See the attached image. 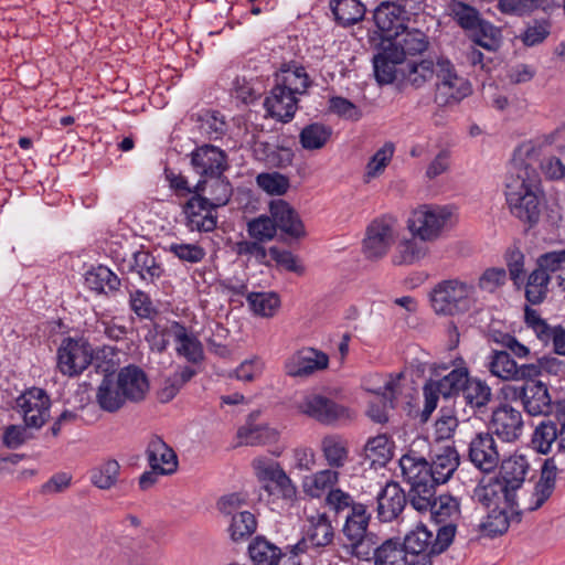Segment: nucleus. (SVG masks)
Listing matches in <instances>:
<instances>
[{
    "label": "nucleus",
    "mask_w": 565,
    "mask_h": 565,
    "mask_svg": "<svg viewBox=\"0 0 565 565\" xmlns=\"http://www.w3.org/2000/svg\"><path fill=\"white\" fill-rule=\"evenodd\" d=\"M120 465L116 459H108L90 470V482L102 490H108L118 481Z\"/></svg>",
    "instance_id": "49530a36"
},
{
    "label": "nucleus",
    "mask_w": 565,
    "mask_h": 565,
    "mask_svg": "<svg viewBox=\"0 0 565 565\" xmlns=\"http://www.w3.org/2000/svg\"><path fill=\"white\" fill-rule=\"evenodd\" d=\"M507 267L509 270L510 279L515 286L524 282L525 270L524 260L525 256L519 247H510L504 254Z\"/></svg>",
    "instance_id": "680f3d73"
},
{
    "label": "nucleus",
    "mask_w": 565,
    "mask_h": 565,
    "mask_svg": "<svg viewBox=\"0 0 565 565\" xmlns=\"http://www.w3.org/2000/svg\"><path fill=\"white\" fill-rule=\"evenodd\" d=\"M207 200L210 206L204 211L200 218V233H210L217 227V210L225 206L234 194V188L223 174L211 177Z\"/></svg>",
    "instance_id": "ddd939ff"
},
{
    "label": "nucleus",
    "mask_w": 565,
    "mask_h": 565,
    "mask_svg": "<svg viewBox=\"0 0 565 565\" xmlns=\"http://www.w3.org/2000/svg\"><path fill=\"white\" fill-rule=\"evenodd\" d=\"M151 258H156L150 250L145 249L141 245L140 248L132 253L131 259L126 263L125 259L118 265V270L121 274L137 273L142 280H148L145 274H142V267L150 262Z\"/></svg>",
    "instance_id": "338daca9"
},
{
    "label": "nucleus",
    "mask_w": 565,
    "mask_h": 565,
    "mask_svg": "<svg viewBox=\"0 0 565 565\" xmlns=\"http://www.w3.org/2000/svg\"><path fill=\"white\" fill-rule=\"evenodd\" d=\"M166 250L172 253L181 262L191 264L200 263L206 255L205 249L196 243H172Z\"/></svg>",
    "instance_id": "69168bd1"
},
{
    "label": "nucleus",
    "mask_w": 565,
    "mask_h": 565,
    "mask_svg": "<svg viewBox=\"0 0 565 565\" xmlns=\"http://www.w3.org/2000/svg\"><path fill=\"white\" fill-rule=\"evenodd\" d=\"M29 426L25 423L23 425L10 424L8 425L2 434V445L8 449H18L24 445L29 439H32L33 434L28 431Z\"/></svg>",
    "instance_id": "0e129e2a"
},
{
    "label": "nucleus",
    "mask_w": 565,
    "mask_h": 565,
    "mask_svg": "<svg viewBox=\"0 0 565 565\" xmlns=\"http://www.w3.org/2000/svg\"><path fill=\"white\" fill-rule=\"evenodd\" d=\"M451 212L446 206L420 205L407 220V228L420 241L433 242L440 237Z\"/></svg>",
    "instance_id": "6e6552de"
},
{
    "label": "nucleus",
    "mask_w": 565,
    "mask_h": 565,
    "mask_svg": "<svg viewBox=\"0 0 565 565\" xmlns=\"http://www.w3.org/2000/svg\"><path fill=\"white\" fill-rule=\"evenodd\" d=\"M409 504L419 513L428 512L436 524L454 522L460 516L459 500L447 492H438V487L417 482L408 490Z\"/></svg>",
    "instance_id": "39448f33"
},
{
    "label": "nucleus",
    "mask_w": 565,
    "mask_h": 565,
    "mask_svg": "<svg viewBox=\"0 0 565 565\" xmlns=\"http://www.w3.org/2000/svg\"><path fill=\"white\" fill-rule=\"evenodd\" d=\"M397 386L396 381H388L384 386V392L382 393L383 405L380 404H371L367 409V416L375 423L384 424L388 420L387 413L385 411V406L388 403L391 407H394V401L396 398L395 387Z\"/></svg>",
    "instance_id": "bf43d9fd"
},
{
    "label": "nucleus",
    "mask_w": 565,
    "mask_h": 565,
    "mask_svg": "<svg viewBox=\"0 0 565 565\" xmlns=\"http://www.w3.org/2000/svg\"><path fill=\"white\" fill-rule=\"evenodd\" d=\"M370 520L371 514L367 512L365 504L353 505L352 510L345 515V522L341 531L345 543L369 534Z\"/></svg>",
    "instance_id": "72a5a7b5"
},
{
    "label": "nucleus",
    "mask_w": 565,
    "mask_h": 565,
    "mask_svg": "<svg viewBox=\"0 0 565 565\" xmlns=\"http://www.w3.org/2000/svg\"><path fill=\"white\" fill-rule=\"evenodd\" d=\"M310 526L307 531V539L315 547H324L329 545L334 536L331 521L326 513L311 516Z\"/></svg>",
    "instance_id": "79ce46f5"
},
{
    "label": "nucleus",
    "mask_w": 565,
    "mask_h": 565,
    "mask_svg": "<svg viewBox=\"0 0 565 565\" xmlns=\"http://www.w3.org/2000/svg\"><path fill=\"white\" fill-rule=\"evenodd\" d=\"M376 501L380 521L391 522L399 515L409 499L398 482L388 481L377 493Z\"/></svg>",
    "instance_id": "6ab92c4d"
},
{
    "label": "nucleus",
    "mask_w": 565,
    "mask_h": 565,
    "mask_svg": "<svg viewBox=\"0 0 565 565\" xmlns=\"http://www.w3.org/2000/svg\"><path fill=\"white\" fill-rule=\"evenodd\" d=\"M379 536L371 532L364 536L353 540L349 543H343V548L348 554L356 557L360 561L373 562L375 559L374 553L379 546Z\"/></svg>",
    "instance_id": "a18cd8bd"
},
{
    "label": "nucleus",
    "mask_w": 565,
    "mask_h": 565,
    "mask_svg": "<svg viewBox=\"0 0 565 565\" xmlns=\"http://www.w3.org/2000/svg\"><path fill=\"white\" fill-rule=\"evenodd\" d=\"M281 551L265 536L257 535L249 542V559L254 565H276Z\"/></svg>",
    "instance_id": "58836bf2"
},
{
    "label": "nucleus",
    "mask_w": 565,
    "mask_h": 565,
    "mask_svg": "<svg viewBox=\"0 0 565 565\" xmlns=\"http://www.w3.org/2000/svg\"><path fill=\"white\" fill-rule=\"evenodd\" d=\"M530 465L525 456L514 455L501 462L499 473L495 477L497 484L503 494L507 508L513 510L519 507L516 500V491L522 488L525 482L526 473Z\"/></svg>",
    "instance_id": "9d476101"
},
{
    "label": "nucleus",
    "mask_w": 565,
    "mask_h": 565,
    "mask_svg": "<svg viewBox=\"0 0 565 565\" xmlns=\"http://www.w3.org/2000/svg\"><path fill=\"white\" fill-rule=\"evenodd\" d=\"M512 511L510 518L507 509L492 508L488 512L486 521L479 525L480 532L490 539L503 535L508 531L511 521L521 522L522 511L515 510V508Z\"/></svg>",
    "instance_id": "7c9ffc66"
},
{
    "label": "nucleus",
    "mask_w": 565,
    "mask_h": 565,
    "mask_svg": "<svg viewBox=\"0 0 565 565\" xmlns=\"http://www.w3.org/2000/svg\"><path fill=\"white\" fill-rule=\"evenodd\" d=\"M469 374L468 367H456L440 380L435 381L429 379L424 386H429L430 391L438 397L439 395L444 398L456 397L462 393L465 384L468 382Z\"/></svg>",
    "instance_id": "bb28decb"
},
{
    "label": "nucleus",
    "mask_w": 565,
    "mask_h": 565,
    "mask_svg": "<svg viewBox=\"0 0 565 565\" xmlns=\"http://www.w3.org/2000/svg\"><path fill=\"white\" fill-rule=\"evenodd\" d=\"M459 465L460 456L452 446L443 447L440 452L431 458V462L411 452L399 459L402 473L409 486H417L419 482L439 487L452 477Z\"/></svg>",
    "instance_id": "20e7f679"
},
{
    "label": "nucleus",
    "mask_w": 565,
    "mask_h": 565,
    "mask_svg": "<svg viewBox=\"0 0 565 565\" xmlns=\"http://www.w3.org/2000/svg\"><path fill=\"white\" fill-rule=\"evenodd\" d=\"M500 394L504 401H521L524 411L532 415L547 416L553 411L552 398L546 384L541 381L522 384H504Z\"/></svg>",
    "instance_id": "0eeeda50"
},
{
    "label": "nucleus",
    "mask_w": 565,
    "mask_h": 565,
    "mask_svg": "<svg viewBox=\"0 0 565 565\" xmlns=\"http://www.w3.org/2000/svg\"><path fill=\"white\" fill-rule=\"evenodd\" d=\"M300 409L308 416L327 425L350 419V411L348 407L319 394L307 396Z\"/></svg>",
    "instance_id": "2eb2a0df"
},
{
    "label": "nucleus",
    "mask_w": 565,
    "mask_h": 565,
    "mask_svg": "<svg viewBox=\"0 0 565 565\" xmlns=\"http://www.w3.org/2000/svg\"><path fill=\"white\" fill-rule=\"evenodd\" d=\"M401 73L415 88L422 87L436 73L439 81L436 84L434 100L440 107L456 105L471 93L470 84L457 75L454 65L447 58H438L436 65L430 60L409 62Z\"/></svg>",
    "instance_id": "7ed1b4c3"
},
{
    "label": "nucleus",
    "mask_w": 565,
    "mask_h": 565,
    "mask_svg": "<svg viewBox=\"0 0 565 565\" xmlns=\"http://www.w3.org/2000/svg\"><path fill=\"white\" fill-rule=\"evenodd\" d=\"M15 408L22 413L23 423L30 428L40 429L51 418L52 401L45 388L31 386L15 398Z\"/></svg>",
    "instance_id": "1a4fd4ad"
},
{
    "label": "nucleus",
    "mask_w": 565,
    "mask_h": 565,
    "mask_svg": "<svg viewBox=\"0 0 565 565\" xmlns=\"http://www.w3.org/2000/svg\"><path fill=\"white\" fill-rule=\"evenodd\" d=\"M129 306L140 319L153 320L159 310L153 306L152 300L143 290L137 289L129 292Z\"/></svg>",
    "instance_id": "13d9d810"
},
{
    "label": "nucleus",
    "mask_w": 565,
    "mask_h": 565,
    "mask_svg": "<svg viewBox=\"0 0 565 565\" xmlns=\"http://www.w3.org/2000/svg\"><path fill=\"white\" fill-rule=\"evenodd\" d=\"M427 242L420 241L417 236L403 239L396 247L392 262L396 266L412 265L423 259L427 253Z\"/></svg>",
    "instance_id": "c9c22d12"
},
{
    "label": "nucleus",
    "mask_w": 565,
    "mask_h": 565,
    "mask_svg": "<svg viewBox=\"0 0 565 565\" xmlns=\"http://www.w3.org/2000/svg\"><path fill=\"white\" fill-rule=\"evenodd\" d=\"M450 8L454 20L465 31L472 33L484 20L475 7L466 2L454 0Z\"/></svg>",
    "instance_id": "de8ad7c7"
},
{
    "label": "nucleus",
    "mask_w": 565,
    "mask_h": 565,
    "mask_svg": "<svg viewBox=\"0 0 565 565\" xmlns=\"http://www.w3.org/2000/svg\"><path fill=\"white\" fill-rule=\"evenodd\" d=\"M365 457L372 466H385L393 457L392 447L385 435H379L367 440L364 447Z\"/></svg>",
    "instance_id": "8fccbe9b"
},
{
    "label": "nucleus",
    "mask_w": 565,
    "mask_h": 565,
    "mask_svg": "<svg viewBox=\"0 0 565 565\" xmlns=\"http://www.w3.org/2000/svg\"><path fill=\"white\" fill-rule=\"evenodd\" d=\"M329 365V356L313 348H302L285 362V373L291 377H307Z\"/></svg>",
    "instance_id": "dca6fc26"
},
{
    "label": "nucleus",
    "mask_w": 565,
    "mask_h": 565,
    "mask_svg": "<svg viewBox=\"0 0 565 565\" xmlns=\"http://www.w3.org/2000/svg\"><path fill=\"white\" fill-rule=\"evenodd\" d=\"M461 394L466 404L475 411L484 408L492 398L490 386L484 381L470 375Z\"/></svg>",
    "instance_id": "e433bc0d"
},
{
    "label": "nucleus",
    "mask_w": 565,
    "mask_h": 565,
    "mask_svg": "<svg viewBox=\"0 0 565 565\" xmlns=\"http://www.w3.org/2000/svg\"><path fill=\"white\" fill-rule=\"evenodd\" d=\"M280 306V297L275 291H249V310L257 317L273 318Z\"/></svg>",
    "instance_id": "ea45409f"
},
{
    "label": "nucleus",
    "mask_w": 565,
    "mask_h": 565,
    "mask_svg": "<svg viewBox=\"0 0 565 565\" xmlns=\"http://www.w3.org/2000/svg\"><path fill=\"white\" fill-rule=\"evenodd\" d=\"M331 136V127L321 122H312L302 128L299 140L303 149L317 150L323 148Z\"/></svg>",
    "instance_id": "c03bdc74"
},
{
    "label": "nucleus",
    "mask_w": 565,
    "mask_h": 565,
    "mask_svg": "<svg viewBox=\"0 0 565 565\" xmlns=\"http://www.w3.org/2000/svg\"><path fill=\"white\" fill-rule=\"evenodd\" d=\"M411 10L394 4L392 0L382 1L374 10L373 20L381 32V40L390 38L395 31H399L409 20Z\"/></svg>",
    "instance_id": "f3484780"
},
{
    "label": "nucleus",
    "mask_w": 565,
    "mask_h": 565,
    "mask_svg": "<svg viewBox=\"0 0 565 565\" xmlns=\"http://www.w3.org/2000/svg\"><path fill=\"white\" fill-rule=\"evenodd\" d=\"M394 226L391 217L373 220L366 227L362 253L367 260L382 259L394 244Z\"/></svg>",
    "instance_id": "9b49d317"
},
{
    "label": "nucleus",
    "mask_w": 565,
    "mask_h": 565,
    "mask_svg": "<svg viewBox=\"0 0 565 565\" xmlns=\"http://www.w3.org/2000/svg\"><path fill=\"white\" fill-rule=\"evenodd\" d=\"M298 99L289 96L284 89L274 86L270 95L265 98L264 106L267 113L281 122H289L297 110Z\"/></svg>",
    "instance_id": "cd10ccee"
},
{
    "label": "nucleus",
    "mask_w": 565,
    "mask_h": 565,
    "mask_svg": "<svg viewBox=\"0 0 565 565\" xmlns=\"http://www.w3.org/2000/svg\"><path fill=\"white\" fill-rule=\"evenodd\" d=\"M250 148L254 159L268 168H286L292 162L291 149L264 141L259 135H253Z\"/></svg>",
    "instance_id": "b1692460"
},
{
    "label": "nucleus",
    "mask_w": 565,
    "mask_h": 565,
    "mask_svg": "<svg viewBox=\"0 0 565 565\" xmlns=\"http://www.w3.org/2000/svg\"><path fill=\"white\" fill-rule=\"evenodd\" d=\"M518 366L516 361L505 350H493L488 362L489 372L503 381L518 382Z\"/></svg>",
    "instance_id": "4c0bfd02"
},
{
    "label": "nucleus",
    "mask_w": 565,
    "mask_h": 565,
    "mask_svg": "<svg viewBox=\"0 0 565 565\" xmlns=\"http://www.w3.org/2000/svg\"><path fill=\"white\" fill-rule=\"evenodd\" d=\"M393 152L394 145L392 142H386L371 157L366 164V182H369L372 178L377 177L385 169L393 157Z\"/></svg>",
    "instance_id": "e2e57ef3"
},
{
    "label": "nucleus",
    "mask_w": 565,
    "mask_h": 565,
    "mask_svg": "<svg viewBox=\"0 0 565 565\" xmlns=\"http://www.w3.org/2000/svg\"><path fill=\"white\" fill-rule=\"evenodd\" d=\"M550 29V20H535V24L529 25L525 29V31L520 35V39L525 46H535L543 43L547 39V36L551 33Z\"/></svg>",
    "instance_id": "774afa93"
},
{
    "label": "nucleus",
    "mask_w": 565,
    "mask_h": 565,
    "mask_svg": "<svg viewBox=\"0 0 565 565\" xmlns=\"http://www.w3.org/2000/svg\"><path fill=\"white\" fill-rule=\"evenodd\" d=\"M561 428H557L555 422L548 419L543 420L534 430L532 444L541 454H547L552 444L557 439L561 441Z\"/></svg>",
    "instance_id": "3c124183"
},
{
    "label": "nucleus",
    "mask_w": 565,
    "mask_h": 565,
    "mask_svg": "<svg viewBox=\"0 0 565 565\" xmlns=\"http://www.w3.org/2000/svg\"><path fill=\"white\" fill-rule=\"evenodd\" d=\"M247 263L242 260L237 265H233L231 274L221 279L220 284L227 289L233 296H242L247 298Z\"/></svg>",
    "instance_id": "5fc2aeb1"
},
{
    "label": "nucleus",
    "mask_w": 565,
    "mask_h": 565,
    "mask_svg": "<svg viewBox=\"0 0 565 565\" xmlns=\"http://www.w3.org/2000/svg\"><path fill=\"white\" fill-rule=\"evenodd\" d=\"M385 42L397 52L403 54L405 60L407 56H415L424 53L429 45L428 36L418 29H409L407 25L399 31H395L390 38H383Z\"/></svg>",
    "instance_id": "5701e85b"
},
{
    "label": "nucleus",
    "mask_w": 565,
    "mask_h": 565,
    "mask_svg": "<svg viewBox=\"0 0 565 565\" xmlns=\"http://www.w3.org/2000/svg\"><path fill=\"white\" fill-rule=\"evenodd\" d=\"M150 392V380L146 371L134 363L116 371L106 370L96 392L99 408L107 413H116L126 403H142Z\"/></svg>",
    "instance_id": "f03ea898"
},
{
    "label": "nucleus",
    "mask_w": 565,
    "mask_h": 565,
    "mask_svg": "<svg viewBox=\"0 0 565 565\" xmlns=\"http://www.w3.org/2000/svg\"><path fill=\"white\" fill-rule=\"evenodd\" d=\"M257 185L270 195H284L290 188L289 178L279 172H263L256 178Z\"/></svg>",
    "instance_id": "4d7b16f0"
},
{
    "label": "nucleus",
    "mask_w": 565,
    "mask_h": 565,
    "mask_svg": "<svg viewBox=\"0 0 565 565\" xmlns=\"http://www.w3.org/2000/svg\"><path fill=\"white\" fill-rule=\"evenodd\" d=\"M85 284L97 294H107L105 287H108L111 292L118 291L121 286V279L107 266L98 265L92 266L85 273Z\"/></svg>",
    "instance_id": "473e14b6"
},
{
    "label": "nucleus",
    "mask_w": 565,
    "mask_h": 565,
    "mask_svg": "<svg viewBox=\"0 0 565 565\" xmlns=\"http://www.w3.org/2000/svg\"><path fill=\"white\" fill-rule=\"evenodd\" d=\"M211 180V177H200L199 181L191 185L188 199L180 204L184 225L190 232H200V218L211 204L207 200Z\"/></svg>",
    "instance_id": "4468645a"
},
{
    "label": "nucleus",
    "mask_w": 565,
    "mask_h": 565,
    "mask_svg": "<svg viewBox=\"0 0 565 565\" xmlns=\"http://www.w3.org/2000/svg\"><path fill=\"white\" fill-rule=\"evenodd\" d=\"M243 503H245V499L237 492L223 495L217 501L218 510L224 514L232 515L228 532L234 542H238L247 535V511L235 513Z\"/></svg>",
    "instance_id": "393cba45"
},
{
    "label": "nucleus",
    "mask_w": 565,
    "mask_h": 565,
    "mask_svg": "<svg viewBox=\"0 0 565 565\" xmlns=\"http://www.w3.org/2000/svg\"><path fill=\"white\" fill-rule=\"evenodd\" d=\"M433 537V532L420 524L405 535L402 544L407 554L429 552Z\"/></svg>",
    "instance_id": "6e6d98bb"
},
{
    "label": "nucleus",
    "mask_w": 565,
    "mask_h": 565,
    "mask_svg": "<svg viewBox=\"0 0 565 565\" xmlns=\"http://www.w3.org/2000/svg\"><path fill=\"white\" fill-rule=\"evenodd\" d=\"M192 169L200 177H218L227 169V153L212 143L196 145L188 154Z\"/></svg>",
    "instance_id": "f8f14e48"
},
{
    "label": "nucleus",
    "mask_w": 565,
    "mask_h": 565,
    "mask_svg": "<svg viewBox=\"0 0 565 565\" xmlns=\"http://www.w3.org/2000/svg\"><path fill=\"white\" fill-rule=\"evenodd\" d=\"M490 428L503 441H514L522 435V415L518 409L503 404L493 411Z\"/></svg>",
    "instance_id": "a211bd4d"
},
{
    "label": "nucleus",
    "mask_w": 565,
    "mask_h": 565,
    "mask_svg": "<svg viewBox=\"0 0 565 565\" xmlns=\"http://www.w3.org/2000/svg\"><path fill=\"white\" fill-rule=\"evenodd\" d=\"M311 82L303 66L296 62L285 63L280 66L277 74L276 85L284 89L289 96L302 95L307 92Z\"/></svg>",
    "instance_id": "a878e982"
},
{
    "label": "nucleus",
    "mask_w": 565,
    "mask_h": 565,
    "mask_svg": "<svg viewBox=\"0 0 565 565\" xmlns=\"http://www.w3.org/2000/svg\"><path fill=\"white\" fill-rule=\"evenodd\" d=\"M148 463H150L151 456L158 463L164 467V469H173V473L178 469V456L174 450L169 447L160 437L152 439L147 447Z\"/></svg>",
    "instance_id": "864d4df0"
},
{
    "label": "nucleus",
    "mask_w": 565,
    "mask_h": 565,
    "mask_svg": "<svg viewBox=\"0 0 565 565\" xmlns=\"http://www.w3.org/2000/svg\"><path fill=\"white\" fill-rule=\"evenodd\" d=\"M258 413H249V446H265L274 444L279 438L277 429L268 425H253L252 420L256 418Z\"/></svg>",
    "instance_id": "052dcab7"
},
{
    "label": "nucleus",
    "mask_w": 565,
    "mask_h": 565,
    "mask_svg": "<svg viewBox=\"0 0 565 565\" xmlns=\"http://www.w3.org/2000/svg\"><path fill=\"white\" fill-rule=\"evenodd\" d=\"M476 287L459 279L439 281L430 292L431 308L439 316L468 312L475 303Z\"/></svg>",
    "instance_id": "423d86ee"
},
{
    "label": "nucleus",
    "mask_w": 565,
    "mask_h": 565,
    "mask_svg": "<svg viewBox=\"0 0 565 565\" xmlns=\"http://www.w3.org/2000/svg\"><path fill=\"white\" fill-rule=\"evenodd\" d=\"M471 41L489 52H497L502 45V30L490 21L483 20L470 35Z\"/></svg>",
    "instance_id": "37998d69"
},
{
    "label": "nucleus",
    "mask_w": 565,
    "mask_h": 565,
    "mask_svg": "<svg viewBox=\"0 0 565 565\" xmlns=\"http://www.w3.org/2000/svg\"><path fill=\"white\" fill-rule=\"evenodd\" d=\"M77 340L71 337L64 338L62 344L57 349V363L61 371L70 376L79 375L89 364L90 360L85 359L81 364L76 363Z\"/></svg>",
    "instance_id": "f704fd0d"
},
{
    "label": "nucleus",
    "mask_w": 565,
    "mask_h": 565,
    "mask_svg": "<svg viewBox=\"0 0 565 565\" xmlns=\"http://www.w3.org/2000/svg\"><path fill=\"white\" fill-rule=\"evenodd\" d=\"M338 471L331 469L321 470L305 479L303 489L309 495L319 498L322 491L333 489L332 487L338 482Z\"/></svg>",
    "instance_id": "603ef678"
},
{
    "label": "nucleus",
    "mask_w": 565,
    "mask_h": 565,
    "mask_svg": "<svg viewBox=\"0 0 565 565\" xmlns=\"http://www.w3.org/2000/svg\"><path fill=\"white\" fill-rule=\"evenodd\" d=\"M470 461L484 472L492 471L499 463L500 456L492 434L479 433L469 444Z\"/></svg>",
    "instance_id": "4be33fe9"
},
{
    "label": "nucleus",
    "mask_w": 565,
    "mask_h": 565,
    "mask_svg": "<svg viewBox=\"0 0 565 565\" xmlns=\"http://www.w3.org/2000/svg\"><path fill=\"white\" fill-rule=\"evenodd\" d=\"M196 121L200 122L201 132L205 134L210 140L222 138L227 128L224 116L214 109H202Z\"/></svg>",
    "instance_id": "09e8293b"
},
{
    "label": "nucleus",
    "mask_w": 565,
    "mask_h": 565,
    "mask_svg": "<svg viewBox=\"0 0 565 565\" xmlns=\"http://www.w3.org/2000/svg\"><path fill=\"white\" fill-rule=\"evenodd\" d=\"M330 9L335 22L344 28L362 21L366 12L360 0H330Z\"/></svg>",
    "instance_id": "2f4dec72"
},
{
    "label": "nucleus",
    "mask_w": 565,
    "mask_h": 565,
    "mask_svg": "<svg viewBox=\"0 0 565 565\" xmlns=\"http://www.w3.org/2000/svg\"><path fill=\"white\" fill-rule=\"evenodd\" d=\"M379 52L373 56L374 76L380 85L392 84L397 79V65L404 63L403 54L383 39L377 45Z\"/></svg>",
    "instance_id": "412c9836"
},
{
    "label": "nucleus",
    "mask_w": 565,
    "mask_h": 565,
    "mask_svg": "<svg viewBox=\"0 0 565 565\" xmlns=\"http://www.w3.org/2000/svg\"><path fill=\"white\" fill-rule=\"evenodd\" d=\"M171 330L177 342V353L186 359L188 362L196 364L203 361L204 351L201 341L193 333L188 332L186 327L180 321L171 322Z\"/></svg>",
    "instance_id": "c756f323"
},
{
    "label": "nucleus",
    "mask_w": 565,
    "mask_h": 565,
    "mask_svg": "<svg viewBox=\"0 0 565 565\" xmlns=\"http://www.w3.org/2000/svg\"><path fill=\"white\" fill-rule=\"evenodd\" d=\"M406 555L399 539H388L376 547L374 565H405Z\"/></svg>",
    "instance_id": "a19ab883"
},
{
    "label": "nucleus",
    "mask_w": 565,
    "mask_h": 565,
    "mask_svg": "<svg viewBox=\"0 0 565 565\" xmlns=\"http://www.w3.org/2000/svg\"><path fill=\"white\" fill-rule=\"evenodd\" d=\"M270 215L273 216L276 230L291 238H303L307 235L303 222L298 212L285 200H273L269 203Z\"/></svg>",
    "instance_id": "aec40b11"
},
{
    "label": "nucleus",
    "mask_w": 565,
    "mask_h": 565,
    "mask_svg": "<svg viewBox=\"0 0 565 565\" xmlns=\"http://www.w3.org/2000/svg\"><path fill=\"white\" fill-rule=\"evenodd\" d=\"M540 173L523 159H513L505 178V200L511 214L527 228L540 222L542 201L536 194Z\"/></svg>",
    "instance_id": "f257e3e1"
},
{
    "label": "nucleus",
    "mask_w": 565,
    "mask_h": 565,
    "mask_svg": "<svg viewBox=\"0 0 565 565\" xmlns=\"http://www.w3.org/2000/svg\"><path fill=\"white\" fill-rule=\"evenodd\" d=\"M222 79L225 81L226 89L236 106L247 105V74L246 65L239 61H233L224 70Z\"/></svg>",
    "instance_id": "c85d7f7f"
}]
</instances>
